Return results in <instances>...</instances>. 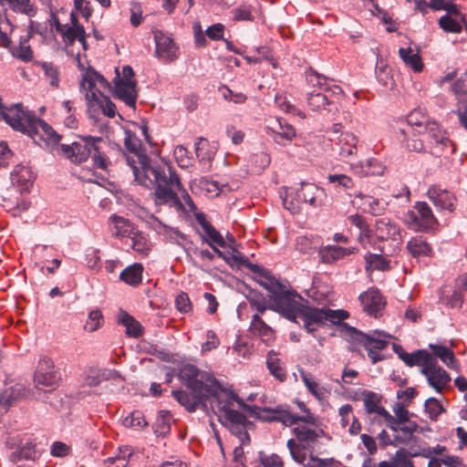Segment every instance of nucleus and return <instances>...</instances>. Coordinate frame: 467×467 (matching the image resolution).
<instances>
[{
    "mask_svg": "<svg viewBox=\"0 0 467 467\" xmlns=\"http://www.w3.org/2000/svg\"><path fill=\"white\" fill-rule=\"evenodd\" d=\"M323 194V190L312 183H301V188L296 191L298 201L308 202L314 207L320 205L317 198Z\"/></svg>",
    "mask_w": 467,
    "mask_h": 467,
    "instance_id": "26",
    "label": "nucleus"
},
{
    "mask_svg": "<svg viewBox=\"0 0 467 467\" xmlns=\"http://www.w3.org/2000/svg\"><path fill=\"white\" fill-rule=\"evenodd\" d=\"M365 262L366 271H386L389 269V261H387L381 254H368L365 256Z\"/></svg>",
    "mask_w": 467,
    "mask_h": 467,
    "instance_id": "40",
    "label": "nucleus"
},
{
    "mask_svg": "<svg viewBox=\"0 0 467 467\" xmlns=\"http://www.w3.org/2000/svg\"><path fill=\"white\" fill-rule=\"evenodd\" d=\"M307 103L313 110L324 109L332 113L338 110L337 103L329 99V95L315 90L307 94Z\"/></svg>",
    "mask_w": 467,
    "mask_h": 467,
    "instance_id": "22",
    "label": "nucleus"
},
{
    "mask_svg": "<svg viewBox=\"0 0 467 467\" xmlns=\"http://www.w3.org/2000/svg\"><path fill=\"white\" fill-rule=\"evenodd\" d=\"M276 353L274 350H270L267 354L266 366L269 369L271 375L279 379L280 381H284L286 379V373L285 368L281 366V360L274 356Z\"/></svg>",
    "mask_w": 467,
    "mask_h": 467,
    "instance_id": "39",
    "label": "nucleus"
},
{
    "mask_svg": "<svg viewBox=\"0 0 467 467\" xmlns=\"http://www.w3.org/2000/svg\"><path fill=\"white\" fill-rule=\"evenodd\" d=\"M124 146L128 151L134 153L138 157L140 168L144 169V171L150 168V159L141 150L142 144L140 140L130 130H125Z\"/></svg>",
    "mask_w": 467,
    "mask_h": 467,
    "instance_id": "18",
    "label": "nucleus"
},
{
    "mask_svg": "<svg viewBox=\"0 0 467 467\" xmlns=\"http://www.w3.org/2000/svg\"><path fill=\"white\" fill-rule=\"evenodd\" d=\"M178 377L186 387V390L176 389L171 391L173 398L185 408L188 412H194L198 403L208 394L215 395L214 391L207 386L206 379L212 377L201 373L200 369L192 364H182L178 368Z\"/></svg>",
    "mask_w": 467,
    "mask_h": 467,
    "instance_id": "1",
    "label": "nucleus"
},
{
    "mask_svg": "<svg viewBox=\"0 0 467 467\" xmlns=\"http://www.w3.org/2000/svg\"><path fill=\"white\" fill-rule=\"evenodd\" d=\"M207 238L213 244V243L221 247L226 246V242L224 241L222 234L212 225L210 224L205 230H203Z\"/></svg>",
    "mask_w": 467,
    "mask_h": 467,
    "instance_id": "60",
    "label": "nucleus"
},
{
    "mask_svg": "<svg viewBox=\"0 0 467 467\" xmlns=\"http://www.w3.org/2000/svg\"><path fill=\"white\" fill-rule=\"evenodd\" d=\"M286 446L289 449L292 458L296 462L303 463L305 462V460H306L305 451L307 450L306 448V445L298 444L297 442H296L295 440L290 439L287 441Z\"/></svg>",
    "mask_w": 467,
    "mask_h": 467,
    "instance_id": "47",
    "label": "nucleus"
},
{
    "mask_svg": "<svg viewBox=\"0 0 467 467\" xmlns=\"http://www.w3.org/2000/svg\"><path fill=\"white\" fill-rule=\"evenodd\" d=\"M268 296L269 309L295 323H297L296 317L308 303L296 291L288 290L285 285L274 296Z\"/></svg>",
    "mask_w": 467,
    "mask_h": 467,
    "instance_id": "6",
    "label": "nucleus"
},
{
    "mask_svg": "<svg viewBox=\"0 0 467 467\" xmlns=\"http://www.w3.org/2000/svg\"><path fill=\"white\" fill-rule=\"evenodd\" d=\"M319 255L323 263L332 264L346 256V250L341 246L328 245L319 250Z\"/></svg>",
    "mask_w": 467,
    "mask_h": 467,
    "instance_id": "36",
    "label": "nucleus"
},
{
    "mask_svg": "<svg viewBox=\"0 0 467 467\" xmlns=\"http://www.w3.org/2000/svg\"><path fill=\"white\" fill-rule=\"evenodd\" d=\"M85 98L88 102V112L90 118H96L99 114V111L109 118L115 117L116 105L109 97L103 95L101 92H99L98 95L95 91H92L86 92Z\"/></svg>",
    "mask_w": 467,
    "mask_h": 467,
    "instance_id": "10",
    "label": "nucleus"
},
{
    "mask_svg": "<svg viewBox=\"0 0 467 467\" xmlns=\"http://www.w3.org/2000/svg\"><path fill=\"white\" fill-rule=\"evenodd\" d=\"M17 393L13 388H8L5 389L0 394V407L3 406L4 410L6 411L9 406L12 405L13 401L16 399Z\"/></svg>",
    "mask_w": 467,
    "mask_h": 467,
    "instance_id": "62",
    "label": "nucleus"
},
{
    "mask_svg": "<svg viewBox=\"0 0 467 467\" xmlns=\"http://www.w3.org/2000/svg\"><path fill=\"white\" fill-rule=\"evenodd\" d=\"M153 195L155 197L156 205L171 203V205L174 206L177 210L184 209L177 193L171 188H162L161 185H158L154 190Z\"/></svg>",
    "mask_w": 467,
    "mask_h": 467,
    "instance_id": "24",
    "label": "nucleus"
},
{
    "mask_svg": "<svg viewBox=\"0 0 467 467\" xmlns=\"http://www.w3.org/2000/svg\"><path fill=\"white\" fill-rule=\"evenodd\" d=\"M424 130L438 144H445L449 141V139L441 131L436 121H426Z\"/></svg>",
    "mask_w": 467,
    "mask_h": 467,
    "instance_id": "44",
    "label": "nucleus"
},
{
    "mask_svg": "<svg viewBox=\"0 0 467 467\" xmlns=\"http://www.w3.org/2000/svg\"><path fill=\"white\" fill-rule=\"evenodd\" d=\"M399 54L403 62L410 67L415 72H420L423 68V63L419 54H413L410 47H400Z\"/></svg>",
    "mask_w": 467,
    "mask_h": 467,
    "instance_id": "34",
    "label": "nucleus"
},
{
    "mask_svg": "<svg viewBox=\"0 0 467 467\" xmlns=\"http://www.w3.org/2000/svg\"><path fill=\"white\" fill-rule=\"evenodd\" d=\"M405 401L403 402H397L395 403L393 407V412L395 414L396 420L400 423H405L406 421H409V415L410 412L406 409Z\"/></svg>",
    "mask_w": 467,
    "mask_h": 467,
    "instance_id": "63",
    "label": "nucleus"
},
{
    "mask_svg": "<svg viewBox=\"0 0 467 467\" xmlns=\"http://www.w3.org/2000/svg\"><path fill=\"white\" fill-rule=\"evenodd\" d=\"M293 433L295 434L296 440L298 441V444L306 445V448L310 451L309 457L313 455V444L319 438L318 432L314 430H311L306 426H298L293 429Z\"/></svg>",
    "mask_w": 467,
    "mask_h": 467,
    "instance_id": "27",
    "label": "nucleus"
},
{
    "mask_svg": "<svg viewBox=\"0 0 467 467\" xmlns=\"http://www.w3.org/2000/svg\"><path fill=\"white\" fill-rule=\"evenodd\" d=\"M407 249L416 258L429 256L431 254V245L421 236L411 238L407 244Z\"/></svg>",
    "mask_w": 467,
    "mask_h": 467,
    "instance_id": "33",
    "label": "nucleus"
},
{
    "mask_svg": "<svg viewBox=\"0 0 467 467\" xmlns=\"http://www.w3.org/2000/svg\"><path fill=\"white\" fill-rule=\"evenodd\" d=\"M348 220L352 225H355L359 231V240H363L364 237L369 236V227L364 217L359 214H353L348 217Z\"/></svg>",
    "mask_w": 467,
    "mask_h": 467,
    "instance_id": "52",
    "label": "nucleus"
},
{
    "mask_svg": "<svg viewBox=\"0 0 467 467\" xmlns=\"http://www.w3.org/2000/svg\"><path fill=\"white\" fill-rule=\"evenodd\" d=\"M439 26L443 31L448 33H460L462 31L461 23L449 15L442 16L439 19Z\"/></svg>",
    "mask_w": 467,
    "mask_h": 467,
    "instance_id": "49",
    "label": "nucleus"
},
{
    "mask_svg": "<svg viewBox=\"0 0 467 467\" xmlns=\"http://www.w3.org/2000/svg\"><path fill=\"white\" fill-rule=\"evenodd\" d=\"M114 90L113 96L122 100L130 108H136V101L138 98V92L136 89V80H124L117 73V76L113 79Z\"/></svg>",
    "mask_w": 467,
    "mask_h": 467,
    "instance_id": "11",
    "label": "nucleus"
},
{
    "mask_svg": "<svg viewBox=\"0 0 467 467\" xmlns=\"http://www.w3.org/2000/svg\"><path fill=\"white\" fill-rule=\"evenodd\" d=\"M194 148L199 162L203 165L208 164L209 170L215 155V152L213 150L209 141L203 137H199L195 142Z\"/></svg>",
    "mask_w": 467,
    "mask_h": 467,
    "instance_id": "28",
    "label": "nucleus"
},
{
    "mask_svg": "<svg viewBox=\"0 0 467 467\" xmlns=\"http://www.w3.org/2000/svg\"><path fill=\"white\" fill-rule=\"evenodd\" d=\"M406 221L410 227L420 232H428L439 223L425 202H417L413 210L407 213Z\"/></svg>",
    "mask_w": 467,
    "mask_h": 467,
    "instance_id": "8",
    "label": "nucleus"
},
{
    "mask_svg": "<svg viewBox=\"0 0 467 467\" xmlns=\"http://www.w3.org/2000/svg\"><path fill=\"white\" fill-rule=\"evenodd\" d=\"M176 308L182 313H188L192 310V304L188 295L181 292L175 298Z\"/></svg>",
    "mask_w": 467,
    "mask_h": 467,
    "instance_id": "61",
    "label": "nucleus"
},
{
    "mask_svg": "<svg viewBox=\"0 0 467 467\" xmlns=\"http://www.w3.org/2000/svg\"><path fill=\"white\" fill-rule=\"evenodd\" d=\"M362 396L364 397V405L367 413H374V411L379 406V404L380 402L381 397L379 396L377 393L369 390H364L362 392Z\"/></svg>",
    "mask_w": 467,
    "mask_h": 467,
    "instance_id": "50",
    "label": "nucleus"
},
{
    "mask_svg": "<svg viewBox=\"0 0 467 467\" xmlns=\"http://www.w3.org/2000/svg\"><path fill=\"white\" fill-rule=\"evenodd\" d=\"M427 196L438 209L447 210L450 213L455 211L456 197L447 190L431 186L428 189Z\"/></svg>",
    "mask_w": 467,
    "mask_h": 467,
    "instance_id": "16",
    "label": "nucleus"
},
{
    "mask_svg": "<svg viewBox=\"0 0 467 467\" xmlns=\"http://www.w3.org/2000/svg\"><path fill=\"white\" fill-rule=\"evenodd\" d=\"M376 236L379 240L400 239V229L398 224L388 218H381L376 222Z\"/></svg>",
    "mask_w": 467,
    "mask_h": 467,
    "instance_id": "21",
    "label": "nucleus"
},
{
    "mask_svg": "<svg viewBox=\"0 0 467 467\" xmlns=\"http://www.w3.org/2000/svg\"><path fill=\"white\" fill-rule=\"evenodd\" d=\"M356 197L364 200L362 209L365 213H368L374 216H379L383 213L384 207L380 206L379 202L377 199H374L371 196H364L361 193L356 195Z\"/></svg>",
    "mask_w": 467,
    "mask_h": 467,
    "instance_id": "43",
    "label": "nucleus"
},
{
    "mask_svg": "<svg viewBox=\"0 0 467 467\" xmlns=\"http://www.w3.org/2000/svg\"><path fill=\"white\" fill-rule=\"evenodd\" d=\"M271 418H265V422L279 421L285 426L295 425V414L289 412L283 405H278L272 409Z\"/></svg>",
    "mask_w": 467,
    "mask_h": 467,
    "instance_id": "35",
    "label": "nucleus"
},
{
    "mask_svg": "<svg viewBox=\"0 0 467 467\" xmlns=\"http://www.w3.org/2000/svg\"><path fill=\"white\" fill-rule=\"evenodd\" d=\"M143 265L134 263L127 266L119 275V279L131 286H138L142 281Z\"/></svg>",
    "mask_w": 467,
    "mask_h": 467,
    "instance_id": "29",
    "label": "nucleus"
},
{
    "mask_svg": "<svg viewBox=\"0 0 467 467\" xmlns=\"http://www.w3.org/2000/svg\"><path fill=\"white\" fill-rule=\"evenodd\" d=\"M223 410L226 426L230 432L236 436L242 444L250 442V436L248 430H252L254 425L252 421L248 420L245 415L238 410L228 408L226 405L222 407Z\"/></svg>",
    "mask_w": 467,
    "mask_h": 467,
    "instance_id": "9",
    "label": "nucleus"
},
{
    "mask_svg": "<svg viewBox=\"0 0 467 467\" xmlns=\"http://www.w3.org/2000/svg\"><path fill=\"white\" fill-rule=\"evenodd\" d=\"M222 91V95L225 100L232 101L236 104L244 103L246 100V96L243 93H234L232 89H230L226 86H222L220 88Z\"/></svg>",
    "mask_w": 467,
    "mask_h": 467,
    "instance_id": "58",
    "label": "nucleus"
},
{
    "mask_svg": "<svg viewBox=\"0 0 467 467\" xmlns=\"http://www.w3.org/2000/svg\"><path fill=\"white\" fill-rule=\"evenodd\" d=\"M41 67L43 68L46 76L50 78V85L57 88L59 79L57 67L52 63L43 62L41 64Z\"/></svg>",
    "mask_w": 467,
    "mask_h": 467,
    "instance_id": "59",
    "label": "nucleus"
},
{
    "mask_svg": "<svg viewBox=\"0 0 467 467\" xmlns=\"http://www.w3.org/2000/svg\"><path fill=\"white\" fill-rule=\"evenodd\" d=\"M171 414L168 410H161L153 425L154 432L158 436H165L171 431Z\"/></svg>",
    "mask_w": 467,
    "mask_h": 467,
    "instance_id": "37",
    "label": "nucleus"
},
{
    "mask_svg": "<svg viewBox=\"0 0 467 467\" xmlns=\"http://www.w3.org/2000/svg\"><path fill=\"white\" fill-rule=\"evenodd\" d=\"M343 327L348 331L347 337H348L352 341L364 347L368 351V355L373 365L385 359V356L379 354L378 350H383L387 348L389 345L387 340L376 338L372 335L364 333L349 325H344Z\"/></svg>",
    "mask_w": 467,
    "mask_h": 467,
    "instance_id": "7",
    "label": "nucleus"
},
{
    "mask_svg": "<svg viewBox=\"0 0 467 467\" xmlns=\"http://www.w3.org/2000/svg\"><path fill=\"white\" fill-rule=\"evenodd\" d=\"M269 135L273 137V140L277 144H283V140L291 141L296 137V131L292 125L287 122H282L280 119H276L272 126L268 127Z\"/></svg>",
    "mask_w": 467,
    "mask_h": 467,
    "instance_id": "20",
    "label": "nucleus"
},
{
    "mask_svg": "<svg viewBox=\"0 0 467 467\" xmlns=\"http://www.w3.org/2000/svg\"><path fill=\"white\" fill-rule=\"evenodd\" d=\"M103 320L102 313L99 309H95L89 312L88 320L84 326V329L88 332L96 331Z\"/></svg>",
    "mask_w": 467,
    "mask_h": 467,
    "instance_id": "53",
    "label": "nucleus"
},
{
    "mask_svg": "<svg viewBox=\"0 0 467 467\" xmlns=\"http://www.w3.org/2000/svg\"><path fill=\"white\" fill-rule=\"evenodd\" d=\"M255 281L265 290H267L270 294L269 296H274V294L277 293L284 287V284H282L278 279L275 277L272 272L268 269V274H263L260 279H255Z\"/></svg>",
    "mask_w": 467,
    "mask_h": 467,
    "instance_id": "38",
    "label": "nucleus"
},
{
    "mask_svg": "<svg viewBox=\"0 0 467 467\" xmlns=\"http://www.w3.org/2000/svg\"><path fill=\"white\" fill-rule=\"evenodd\" d=\"M80 139L81 142L59 145L65 158L74 164H80L91 157L95 167L105 170L108 161L100 145L104 142L103 139L92 136H81Z\"/></svg>",
    "mask_w": 467,
    "mask_h": 467,
    "instance_id": "2",
    "label": "nucleus"
},
{
    "mask_svg": "<svg viewBox=\"0 0 467 467\" xmlns=\"http://www.w3.org/2000/svg\"><path fill=\"white\" fill-rule=\"evenodd\" d=\"M206 381H207V386L208 388L210 387V389H212L211 392H213L215 393V395H213V394H208L206 397H204L202 400V403H198L197 405V409H201L203 411H208L209 408H208V405H207V400L210 399V398H213L215 403H216V406L218 407V409L223 412V410H222V407H223L224 405H226L228 408H229V404L230 402H227V403H223V401L221 400V392L223 391V387L221 386V383L219 382V380L214 378L213 376L212 377H208L206 379Z\"/></svg>",
    "mask_w": 467,
    "mask_h": 467,
    "instance_id": "23",
    "label": "nucleus"
},
{
    "mask_svg": "<svg viewBox=\"0 0 467 467\" xmlns=\"http://www.w3.org/2000/svg\"><path fill=\"white\" fill-rule=\"evenodd\" d=\"M440 303L451 308H461L463 303V295L458 290H454L451 295H445L443 292L440 296Z\"/></svg>",
    "mask_w": 467,
    "mask_h": 467,
    "instance_id": "46",
    "label": "nucleus"
},
{
    "mask_svg": "<svg viewBox=\"0 0 467 467\" xmlns=\"http://www.w3.org/2000/svg\"><path fill=\"white\" fill-rule=\"evenodd\" d=\"M425 412L429 414L431 420H437L439 415L445 411L441 402L436 398H429L424 403Z\"/></svg>",
    "mask_w": 467,
    "mask_h": 467,
    "instance_id": "45",
    "label": "nucleus"
},
{
    "mask_svg": "<svg viewBox=\"0 0 467 467\" xmlns=\"http://www.w3.org/2000/svg\"><path fill=\"white\" fill-rule=\"evenodd\" d=\"M26 42L24 41V37L20 39V45L15 49H11V53L14 57L21 59L24 62H30L33 59V51L30 46H26Z\"/></svg>",
    "mask_w": 467,
    "mask_h": 467,
    "instance_id": "51",
    "label": "nucleus"
},
{
    "mask_svg": "<svg viewBox=\"0 0 467 467\" xmlns=\"http://www.w3.org/2000/svg\"><path fill=\"white\" fill-rule=\"evenodd\" d=\"M430 358V353L425 349H417L412 353H409L405 364L409 367L421 366L424 360Z\"/></svg>",
    "mask_w": 467,
    "mask_h": 467,
    "instance_id": "54",
    "label": "nucleus"
},
{
    "mask_svg": "<svg viewBox=\"0 0 467 467\" xmlns=\"http://www.w3.org/2000/svg\"><path fill=\"white\" fill-rule=\"evenodd\" d=\"M363 310L369 316L375 317L384 308L386 302L380 292L376 288H369L368 291L359 295L358 297Z\"/></svg>",
    "mask_w": 467,
    "mask_h": 467,
    "instance_id": "15",
    "label": "nucleus"
},
{
    "mask_svg": "<svg viewBox=\"0 0 467 467\" xmlns=\"http://www.w3.org/2000/svg\"><path fill=\"white\" fill-rule=\"evenodd\" d=\"M118 322L126 327V334L131 337H139L142 335V327L132 316L121 311L118 317Z\"/></svg>",
    "mask_w": 467,
    "mask_h": 467,
    "instance_id": "32",
    "label": "nucleus"
},
{
    "mask_svg": "<svg viewBox=\"0 0 467 467\" xmlns=\"http://www.w3.org/2000/svg\"><path fill=\"white\" fill-rule=\"evenodd\" d=\"M303 321V327L309 334H313L319 327H322L329 322L337 326V332L342 337H347L348 331L344 329V325H348L343 322L349 317V313L344 309H330L328 307H315L306 306L298 317Z\"/></svg>",
    "mask_w": 467,
    "mask_h": 467,
    "instance_id": "3",
    "label": "nucleus"
},
{
    "mask_svg": "<svg viewBox=\"0 0 467 467\" xmlns=\"http://www.w3.org/2000/svg\"><path fill=\"white\" fill-rule=\"evenodd\" d=\"M36 449L35 444L31 441H26L25 444L21 445L16 451H14L10 458L13 462H17L20 460H35L36 459Z\"/></svg>",
    "mask_w": 467,
    "mask_h": 467,
    "instance_id": "42",
    "label": "nucleus"
},
{
    "mask_svg": "<svg viewBox=\"0 0 467 467\" xmlns=\"http://www.w3.org/2000/svg\"><path fill=\"white\" fill-rule=\"evenodd\" d=\"M268 296L269 309L295 323H297L296 317L308 303L296 291L288 290L285 285L274 296Z\"/></svg>",
    "mask_w": 467,
    "mask_h": 467,
    "instance_id": "5",
    "label": "nucleus"
},
{
    "mask_svg": "<svg viewBox=\"0 0 467 467\" xmlns=\"http://www.w3.org/2000/svg\"><path fill=\"white\" fill-rule=\"evenodd\" d=\"M21 129H16L15 130L29 136L34 142L38 145H40L41 142H45L46 146L51 150L55 149L62 139V136L48 123L36 117L35 113L30 110L26 112L25 118L21 119Z\"/></svg>",
    "mask_w": 467,
    "mask_h": 467,
    "instance_id": "4",
    "label": "nucleus"
},
{
    "mask_svg": "<svg viewBox=\"0 0 467 467\" xmlns=\"http://www.w3.org/2000/svg\"><path fill=\"white\" fill-rule=\"evenodd\" d=\"M116 147L122 153V155L125 156L127 163L132 169L135 181L139 184L148 189L151 188L152 181L151 178L150 177V169L144 171V169L141 168V171H140L139 168L136 166V161L131 157H128L126 153L122 150V149L119 147V145H116Z\"/></svg>",
    "mask_w": 467,
    "mask_h": 467,
    "instance_id": "30",
    "label": "nucleus"
},
{
    "mask_svg": "<svg viewBox=\"0 0 467 467\" xmlns=\"http://www.w3.org/2000/svg\"><path fill=\"white\" fill-rule=\"evenodd\" d=\"M429 348L449 368L459 370V364L452 350L445 346L430 344Z\"/></svg>",
    "mask_w": 467,
    "mask_h": 467,
    "instance_id": "31",
    "label": "nucleus"
},
{
    "mask_svg": "<svg viewBox=\"0 0 467 467\" xmlns=\"http://www.w3.org/2000/svg\"><path fill=\"white\" fill-rule=\"evenodd\" d=\"M59 379L57 372L54 369L53 361L48 358H42L35 372L34 381L37 388L54 387Z\"/></svg>",
    "mask_w": 467,
    "mask_h": 467,
    "instance_id": "12",
    "label": "nucleus"
},
{
    "mask_svg": "<svg viewBox=\"0 0 467 467\" xmlns=\"http://www.w3.org/2000/svg\"><path fill=\"white\" fill-rule=\"evenodd\" d=\"M101 368H88L84 372V382L88 387H97L103 381Z\"/></svg>",
    "mask_w": 467,
    "mask_h": 467,
    "instance_id": "48",
    "label": "nucleus"
},
{
    "mask_svg": "<svg viewBox=\"0 0 467 467\" xmlns=\"http://www.w3.org/2000/svg\"><path fill=\"white\" fill-rule=\"evenodd\" d=\"M327 180L330 183H334L336 186L344 189H350L354 186L353 180L346 174H329Z\"/></svg>",
    "mask_w": 467,
    "mask_h": 467,
    "instance_id": "57",
    "label": "nucleus"
},
{
    "mask_svg": "<svg viewBox=\"0 0 467 467\" xmlns=\"http://www.w3.org/2000/svg\"><path fill=\"white\" fill-rule=\"evenodd\" d=\"M150 174L153 176L151 187H158L161 185L162 188H171V185H175L177 190H183V185L181 182L179 174L171 167H168L169 177L164 172L163 169L160 166L150 165Z\"/></svg>",
    "mask_w": 467,
    "mask_h": 467,
    "instance_id": "14",
    "label": "nucleus"
},
{
    "mask_svg": "<svg viewBox=\"0 0 467 467\" xmlns=\"http://www.w3.org/2000/svg\"><path fill=\"white\" fill-rule=\"evenodd\" d=\"M259 462L264 467H283L281 457L275 453L266 455L264 451L258 452Z\"/></svg>",
    "mask_w": 467,
    "mask_h": 467,
    "instance_id": "55",
    "label": "nucleus"
},
{
    "mask_svg": "<svg viewBox=\"0 0 467 467\" xmlns=\"http://www.w3.org/2000/svg\"><path fill=\"white\" fill-rule=\"evenodd\" d=\"M432 375L429 379V385L437 392H441L446 384L451 381L450 375L442 368H437Z\"/></svg>",
    "mask_w": 467,
    "mask_h": 467,
    "instance_id": "41",
    "label": "nucleus"
},
{
    "mask_svg": "<svg viewBox=\"0 0 467 467\" xmlns=\"http://www.w3.org/2000/svg\"><path fill=\"white\" fill-rule=\"evenodd\" d=\"M174 156L180 167L187 168L192 165V158L189 157V151L184 146H177L174 150Z\"/></svg>",
    "mask_w": 467,
    "mask_h": 467,
    "instance_id": "56",
    "label": "nucleus"
},
{
    "mask_svg": "<svg viewBox=\"0 0 467 467\" xmlns=\"http://www.w3.org/2000/svg\"><path fill=\"white\" fill-rule=\"evenodd\" d=\"M27 109L23 108L22 103H16L10 107H5L0 97V116L13 130L21 129V119L25 118Z\"/></svg>",
    "mask_w": 467,
    "mask_h": 467,
    "instance_id": "19",
    "label": "nucleus"
},
{
    "mask_svg": "<svg viewBox=\"0 0 467 467\" xmlns=\"http://www.w3.org/2000/svg\"><path fill=\"white\" fill-rule=\"evenodd\" d=\"M358 138L351 132L341 133L333 150L341 160L351 161L357 153Z\"/></svg>",
    "mask_w": 467,
    "mask_h": 467,
    "instance_id": "17",
    "label": "nucleus"
},
{
    "mask_svg": "<svg viewBox=\"0 0 467 467\" xmlns=\"http://www.w3.org/2000/svg\"><path fill=\"white\" fill-rule=\"evenodd\" d=\"M153 35L156 44V56L170 62L175 60L178 57V47L172 38L165 35L161 30H154Z\"/></svg>",
    "mask_w": 467,
    "mask_h": 467,
    "instance_id": "13",
    "label": "nucleus"
},
{
    "mask_svg": "<svg viewBox=\"0 0 467 467\" xmlns=\"http://www.w3.org/2000/svg\"><path fill=\"white\" fill-rule=\"evenodd\" d=\"M96 82H99L105 87L109 86V82L102 75H100L93 67H88L85 74L82 76L80 81V89L85 90V93L95 91L96 94L99 95V92L100 91L97 88Z\"/></svg>",
    "mask_w": 467,
    "mask_h": 467,
    "instance_id": "25",
    "label": "nucleus"
},
{
    "mask_svg": "<svg viewBox=\"0 0 467 467\" xmlns=\"http://www.w3.org/2000/svg\"><path fill=\"white\" fill-rule=\"evenodd\" d=\"M224 26L221 23L214 24L205 30V35L212 40L223 39Z\"/></svg>",
    "mask_w": 467,
    "mask_h": 467,
    "instance_id": "64",
    "label": "nucleus"
}]
</instances>
